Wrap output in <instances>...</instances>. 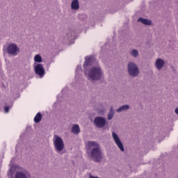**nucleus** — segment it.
Returning <instances> with one entry per match:
<instances>
[{"label":"nucleus","mask_w":178,"mask_h":178,"mask_svg":"<svg viewBox=\"0 0 178 178\" xmlns=\"http://www.w3.org/2000/svg\"><path fill=\"white\" fill-rule=\"evenodd\" d=\"M83 69L88 80L99 81L104 76V71L101 65L98 64V61H97L94 56H87L85 58Z\"/></svg>","instance_id":"obj_1"},{"label":"nucleus","mask_w":178,"mask_h":178,"mask_svg":"<svg viewBox=\"0 0 178 178\" xmlns=\"http://www.w3.org/2000/svg\"><path fill=\"white\" fill-rule=\"evenodd\" d=\"M86 148L88 156L92 159L93 162L99 163L102 162V159L105 158V156L101 149V146L98 143L95 141H88Z\"/></svg>","instance_id":"obj_2"},{"label":"nucleus","mask_w":178,"mask_h":178,"mask_svg":"<svg viewBox=\"0 0 178 178\" xmlns=\"http://www.w3.org/2000/svg\"><path fill=\"white\" fill-rule=\"evenodd\" d=\"M8 56H17L20 54V47L16 43H10L6 49Z\"/></svg>","instance_id":"obj_3"},{"label":"nucleus","mask_w":178,"mask_h":178,"mask_svg":"<svg viewBox=\"0 0 178 178\" xmlns=\"http://www.w3.org/2000/svg\"><path fill=\"white\" fill-rule=\"evenodd\" d=\"M127 71L130 77H138V75L140 74V69L134 62H130L128 63Z\"/></svg>","instance_id":"obj_4"},{"label":"nucleus","mask_w":178,"mask_h":178,"mask_svg":"<svg viewBox=\"0 0 178 178\" xmlns=\"http://www.w3.org/2000/svg\"><path fill=\"white\" fill-rule=\"evenodd\" d=\"M54 149L56 152H62L65 149V143H63V139L57 135L54 136L53 139Z\"/></svg>","instance_id":"obj_5"},{"label":"nucleus","mask_w":178,"mask_h":178,"mask_svg":"<svg viewBox=\"0 0 178 178\" xmlns=\"http://www.w3.org/2000/svg\"><path fill=\"white\" fill-rule=\"evenodd\" d=\"M93 123L97 129H104L106 126V119L104 117L97 116L95 118Z\"/></svg>","instance_id":"obj_6"},{"label":"nucleus","mask_w":178,"mask_h":178,"mask_svg":"<svg viewBox=\"0 0 178 178\" xmlns=\"http://www.w3.org/2000/svg\"><path fill=\"white\" fill-rule=\"evenodd\" d=\"M112 137L115 145H117V147L122 152H124V146L123 145V143H122V140H120V138L118 134H116L115 131H113Z\"/></svg>","instance_id":"obj_7"},{"label":"nucleus","mask_w":178,"mask_h":178,"mask_svg":"<svg viewBox=\"0 0 178 178\" xmlns=\"http://www.w3.org/2000/svg\"><path fill=\"white\" fill-rule=\"evenodd\" d=\"M79 31H76L74 29L68 30L66 35L64 38L65 41H72L77 38V34Z\"/></svg>","instance_id":"obj_8"},{"label":"nucleus","mask_w":178,"mask_h":178,"mask_svg":"<svg viewBox=\"0 0 178 178\" xmlns=\"http://www.w3.org/2000/svg\"><path fill=\"white\" fill-rule=\"evenodd\" d=\"M34 70L35 74L40 76L41 79L45 76V70L44 69L42 64H37L36 66L34 67Z\"/></svg>","instance_id":"obj_9"},{"label":"nucleus","mask_w":178,"mask_h":178,"mask_svg":"<svg viewBox=\"0 0 178 178\" xmlns=\"http://www.w3.org/2000/svg\"><path fill=\"white\" fill-rule=\"evenodd\" d=\"M154 66L157 70H162V68L165 66V60L162 58H157L154 63Z\"/></svg>","instance_id":"obj_10"},{"label":"nucleus","mask_w":178,"mask_h":178,"mask_svg":"<svg viewBox=\"0 0 178 178\" xmlns=\"http://www.w3.org/2000/svg\"><path fill=\"white\" fill-rule=\"evenodd\" d=\"M71 9H72V10H79L80 9V3L79 0H73L72 1Z\"/></svg>","instance_id":"obj_11"},{"label":"nucleus","mask_w":178,"mask_h":178,"mask_svg":"<svg viewBox=\"0 0 178 178\" xmlns=\"http://www.w3.org/2000/svg\"><path fill=\"white\" fill-rule=\"evenodd\" d=\"M138 22L142 23V24H145V26H151L152 24L151 20L143 17H139Z\"/></svg>","instance_id":"obj_12"},{"label":"nucleus","mask_w":178,"mask_h":178,"mask_svg":"<svg viewBox=\"0 0 178 178\" xmlns=\"http://www.w3.org/2000/svg\"><path fill=\"white\" fill-rule=\"evenodd\" d=\"M129 109H130V106L128 104H124L116 109V112L120 113V112H126L127 111H129Z\"/></svg>","instance_id":"obj_13"},{"label":"nucleus","mask_w":178,"mask_h":178,"mask_svg":"<svg viewBox=\"0 0 178 178\" xmlns=\"http://www.w3.org/2000/svg\"><path fill=\"white\" fill-rule=\"evenodd\" d=\"M17 169H19V166L12 165L8 171V176L12 177Z\"/></svg>","instance_id":"obj_14"},{"label":"nucleus","mask_w":178,"mask_h":178,"mask_svg":"<svg viewBox=\"0 0 178 178\" xmlns=\"http://www.w3.org/2000/svg\"><path fill=\"white\" fill-rule=\"evenodd\" d=\"M71 131L73 134H80V127L79 124H75L72 126Z\"/></svg>","instance_id":"obj_15"},{"label":"nucleus","mask_w":178,"mask_h":178,"mask_svg":"<svg viewBox=\"0 0 178 178\" xmlns=\"http://www.w3.org/2000/svg\"><path fill=\"white\" fill-rule=\"evenodd\" d=\"M114 116H115V109H113V107H111L110 111L107 115L108 120H112Z\"/></svg>","instance_id":"obj_16"},{"label":"nucleus","mask_w":178,"mask_h":178,"mask_svg":"<svg viewBox=\"0 0 178 178\" xmlns=\"http://www.w3.org/2000/svg\"><path fill=\"white\" fill-rule=\"evenodd\" d=\"M42 119V115H41V113H38L34 118V122L35 123H40Z\"/></svg>","instance_id":"obj_17"},{"label":"nucleus","mask_w":178,"mask_h":178,"mask_svg":"<svg viewBox=\"0 0 178 178\" xmlns=\"http://www.w3.org/2000/svg\"><path fill=\"white\" fill-rule=\"evenodd\" d=\"M138 55H139V54H138V49H134L131 51V56L133 58H138Z\"/></svg>","instance_id":"obj_18"},{"label":"nucleus","mask_w":178,"mask_h":178,"mask_svg":"<svg viewBox=\"0 0 178 178\" xmlns=\"http://www.w3.org/2000/svg\"><path fill=\"white\" fill-rule=\"evenodd\" d=\"M34 61L37 63H41L42 62V57H41L40 54H37L34 57Z\"/></svg>","instance_id":"obj_19"},{"label":"nucleus","mask_w":178,"mask_h":178,"mask_svg":"<svg viewBox=\"0 0 178 178\" xmlns=\"http://www.w3.org/2000/svg\"><path fill=\"white\" fill-rule=\"evenodd\" d=\"M82 69H81V65H78L76 68V77H77V76H79V74H80V73H81L82 72Z\"/></svg>","instance_id":"obj_20"},{"label":"nucleus","mask_w":178,"mask_h":178,"mask_svg":"<svg viewBox=\"0 0 178 178\" xmlns=\"http://www.w3.org/2000/svg\"><path fill=\"white\" fill-rule=\"evenodd\" d=\"M10 109V107L9 106H5L4 107V112H5V113H8Z\"/></svg>","instance_id":"obj_21"},{"label":"nucleus","mask_w":178,"mask_h":178,"mask_svg":"<svg viewBox=\"0 0 178 178\" xmlns=\"http://www.w3.org/2000/svg\"><path fill=\"white\" fill-rule=\"evenodd\" d=\"M175 113H176L177 115H178V108H177L175 109Z\"/></svg>","instance_id":"obj_22"},{"label":"nucleus","mask_w":178,"mask_h":178,"mask_svg":"<svg viewBox=\"0 0 178 178\" xmlns=\"http://www.w3.org/2000/svg\"><path fill=\"white\" fill-rule=\"evenodd\" d=\"M10 162H11V163H12V162H13V159L11 160V161H10Z\"/></svg>","instance_id":"obj_23"}]
</instances>
